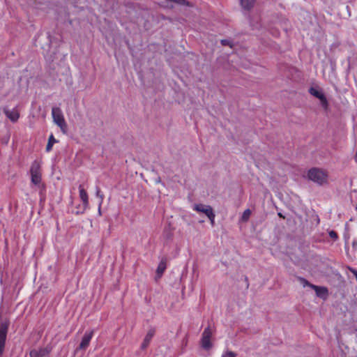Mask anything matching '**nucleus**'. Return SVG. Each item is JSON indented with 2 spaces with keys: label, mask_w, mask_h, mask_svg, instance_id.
I'll return each instance as SVG.
<instances>
[{
  "label": "nucleus",
  "mask_w": 357,
  "mask_h": 357,
  "mask_svg": "<svg viewBox=\"0 0 357 357\" xmlns=\"http://www.w3.org/2000/svg\"><path fill=\"white\" fill-rule=\"evenodd\" d=\"M310 93L312 96L317 98L320 100L321 104L324 107L326 108L328 107V101L321 91L317 88L312 87L310 88Z\"/></svg>",
  "instance_id": "nucleus-5"
},
{
  "label": "nucleus",
  "mask_w": 357,
  "mask_h": 357,
  "mask_svg": "<svg viewBox=\"0 0 357 357\" xmlns=\"http://www.w3.org/2000/svg\"><path fill=\"white\" fill-rule=\"evenodd\" d=\"M193 209L198 213H202L205 214L207 217L209 216L211 213H213V210L211 206L204 204H195Z\"/></svg>",
  "instance_id": "nucleus-7"
},
{
  "label": "nucleus",
  "mask_w": 357,
  "mask_h": 357,
  "mask_svg": "<svg viewBox=\"0 0 357 357\" xmlns=\"http://www.w3.org/2000/svg\"><path fill=\"white\" fill-rule=\"evenodd\" d=\"M4 113L6 116L13 122H16L19 117L20 113L17 109H4Z\"/></svg>",
  "instance_id": "nucleus-9"
},
{
  "label": "nucleus",
  "mask_w": 357,
  "mask_h": 357,
  "mask_svg": "<svg viewBox=\"0 0 357 357\" xmlns=\"http://www.w3.org/2000/svg\"><path fill=\"white\" fill-rule=\"evenodd\" d=\"M152 337H153V333L152 332H149L146 335V336L145 337V339H144V344H143V347H146L149 343V342L151 341Z\"/></svg>",
  "instance_id": "nucleus-17"
},
{
  "label": "nucleus",
  "mask_w": 357,
  "mask_h": 357,
  "mask_svg": "<svg viewBox=\"0 0 357 357\" xmlns=\"http://www.w3.org/2000/svg\"><path fill=\"white\" fill-rule=\"evenodd\" d=\"M215 215L214 212L211 213V215L207 217L209 219L212 226H213L215 224Z\"/></svg>",
  "instance_id": "nucleus-20"
},
{
  "label": "nucleus",
  "mask_w": 357,
  "mask_h": 357,
  "mask_svg": "<svg viewBox=\"0 0 357 357\" xmlns=\"http://www.w3.org/2000/svg\"><path fill=\"white\" fill-rule=\"evenodd\" d=\"M56 142V140L54 137L53 135L49 137L48 142L46 146V151L49 152L52 150L53 145Z\"/></svg>",
  "instance_id": "nucleus-14"
},
{
  "label": "nucleus",
  "mask_w": 357,
  "mask_h": 357,
  "mask_svg": "<svg viewBox=\"0 0 357 357\" xmlns=\"http://www.w3.org/2000/svg\"><path fill=\"white\" fill-rule=\"evenodd\" d=\"M222 44L226 45V44H227V42L226 40H222Z\"/></svg>",
  "instance_id": "nucleus-24"
},
{
  "label": "nucleus",
  "mask_w": 357,
  "mask_h": 357,
  "mask_svg": "<svg viewBox=\"0 0 357 357\" xmlns=\"http://www.w3.org/2000/svg\"><path fill=\"white\" fill-rule=\"evenodd\" d=\"M50 352L47 348H38L32 349L30 351L31 357H43Z\"/></svg>",
  "instance_id": "nucleus-11"
},
{
  "label": "nucleus",
  "mask_w": 357,
  "mask_h": 357,
  "mask_svg": "<svg viewBox=\"0 0 357 357\" xmlns=\"http://www.w3.org/2000/svg\"><path fill=\"white\" fill-rule=\"evenodd\" d=\"M250 215H251V211L250 209L245 210L244 212L243 213L241 218V221L247 222L248 220V219L250 218Z\"/></svg>",
  "instance_id": "nucleus-16"
},
{
  "label": "nucleus",
  "mask_w": 357,
  "mask_h": 357,
  "mask_svg": "<svg viewBox=\"0 0 357 357\" xmlns=\"http://www.w3.org/2000/svg\"><path fill=\"white\" fill-rule=\"evenodd\" d=\"M221 357H236V354L231 351H227L224 352Z\"/></svg>",
  "instance_id": "nucleus-18"
},
{
  "label": "nucleus",
  "mask_w": 357,
  "mask_h": 357,
  "mask_svg": "<svg viewBox=\"0 0 357 357\" xmlns=\"http://www.w3.org/2000/svg\"><path fill=\"white\" fill-rule=\"evenodd\" d=\"M279 216L284 218L280 213H278Z\"/></svg>",
  "instance_id": "nucleus-25"
},
{
  "label": "nucleus",
  "mask_w": 357,
  "mask_h": 357,
  "mask_svg": "<svg viewBox=\"0 0 357 357\" xmlns=\"http://www.w3.org/2000/svg\"><path fill=\"white\" fill-rule=\"evenodd\" d=\"M166 268V264L165 261H161L157 268L156 273L158 277H160Z\"/></svg>",
  "instance_id": "nucleus-15"
},
{
  "label": "nucleus",
  "mask_w": 357,
  "mask_h": 357,
  "mask_svg": "<svg viewBox=\"0 0 357 357\" xmlns=\"http://www.w3.org/2000/svg\"><path fill=\"white\" fill-rule=\"evenodd\" d=\"M353 246H354V248H356L357 247V243L354 241L353 243Z\"/></svg>",
  "instance_id": "nucleus-23"
},
{
  "label": "nucleus",
  "mask_w": 357,
  "mask_h": 357,
  "mask_svg": "<svg viewBox=\"0 0 357 357\" xmlns=\"http://www.w3.org/2000/svg\"><path fill=\"white\" fill-rule=\"evenodd\" d=\"M213 336V331L210 327H207L203 331L201 346L205 350H209L213 347V342L211 338Z\"/></svg>",
  "instance_id": "nucleus-3"
},
{
  "label": "nucleus",
  "mask_w": 357,
  "mask_h": 357,
  "mask_svg": "<svg viewBox=\"0 0 357 357\" xmlns=\"http://www.w3.org/2000/svg\"><path fill=\"white\" fill-rule=\"evenodd\" d=\"M79 198L82 202L84 208H86L89 206V197L86 190L82 185L79 186Z\"/></svg>",
  "instance_id": "nucleus-10"
},
{
  "label": "nucleus",
  "mask_w": 357,
  "mask_h": 357,
  "mask_svg": "<svg viewBox=\"0 0 357 357\" xmlns=\"http://www.w3.org/2000/svg\"><path fill=\"white\" fill-rule=\"evenodd\" d=\"M351 272L354 274V275L356 277V279L357 280V271L355 269H350Z\"/></svg>",
  "instance_id": "nucleus-22"
},
{
  "label": "nucleus",
  "mask_w": 357,
  "mask_h": 357,
  "mask_svg": "<svg viewBox=\"0 0 357 357\" xmlns=\"http://www.w3.org/2000/svg\"><path fill=\"white\" fill-rule=\"evenodd\" d=\"M52 116L54 123L65 132L67 125L61 109L59 107H53L52 109Z\"/></svg>",
  "instance_id": "nucleus-2"
},
{
  "label": "nucleus",
  "mask_w": 357,
  "mask_h": 357,
  "mask_svg": "<svg viewBox=\"0 0 357 357\" xmlns=\"http://www.w3.org/2000/svg\"><path fill=\"white\" fill-rule=\"evenodd\" d=\"M30 173L31 176V182L34 185H38L41 181L40 162L35 160L31 166Z\"/></svg>",
  "instance_id": "nucleus-4"
},
{
  "label": "nucleus",
  "mask_w": 357,
  "mask_h": 357,
  "mask_svg": "<svg viewBox=\"0 0 357 357\" xmlns=\"http://www.w3.org/2000/svg\"><path fill=\"white\" fill-rule=\"evenodd\" d=\"M8 325L6 322L0 323V354L2 353L6 338Z\"/></svg>",
  "instance_id": "nucleus-6"
},
{
  "label": "nucleus",
  "mask_w": 357,
  "mask_h": 357,
  "mask_svg": "<svg viewBox=\"0 0 357 357\" xmlns=\"http://www.w3.org/2000/svg\"><path fill=\"white\" fill-rule=\"evenodd\" d=\"M257 0H240L241 7L245 10L252 8Z\"/></svg>",
  "instance_id": "nucleus-13"
},
{
  "label": "nucleus",
  "mask_w": 357,
  "mask_h": 357,
  "mask_svg": "<svg viewBox=\"0 0 357 357\" xmlns=\"http://www.w3.org/2000/svg\"><path fill=\"white\" fill-rule=\"evenodd\" d=\"M329 236L333 239H336L337 238V235L334 231H331L329 232Z\"/></svg>",
  "instance_id": "nucleus-21"
},
{
  "label": "nucleus",
  "mask_w": 357,
  "mask_h": 357,
  "mask_svg": "<svg viewBox=\"0 0 357 357\" xmlns=\"http://www.w3.org/2000/svg\"><path fill=\"white\" fill-rule=\"evenodd\" d=\"M310 287L315 291L317 296L322 298H326L328 296V290L325 287H318L316 285H310Z\"/></svg>",
  "instance_id": "nucleus-12"
},
{
  "label": "nucleus",
  "mask_w": 357,
  "mask_h": 357,
  "mask_svg": "<svg viewBox=\"0 0 357 357\" xmlns=\"http://www.w3.org/2000/svg\"><path fill=\"white\" fill-rule=\"evenodd\" d=\"M93 331H90L86 333L84 335L79 347L80 349H85L89 346V342L93 337Z\"/></svg>",
  "instance_id": "nucleus-8"
},
{
  "label": "nucleus",
  "mask_w": 357,
  "mask_h": 357,
  "mask_svg": "<svg viewBox=\"0 0 357 357\" xmlns=\"http://www.w3.org/2000/svg\"><path fill=\"white\" fill-rule=\"evenodd\" d=\"M96 195L100 198L99 205H98V212L100 213V207L102 205V203L103 202V195L100 193V191H97Z\"/></svg>",
  "instance_id": "nucleus-19"
},
{
  "label": "nucleus",
  "mask_w": 357,
  "mask_h": 357,
  "mask_svg": "<svg viewBox=\"0 0 357 357\" xmlns=\"http://www.w3.org/2000/svg\"><path fill=\"white\" fill-rule=\"evenodd\" d=\"M307 177L309 180L319 185L328 183V174L323 169L314 167L309 169L307 173Z\"/></svg>",
  "instance_id": "nucleus-1"
}]
</instances>
